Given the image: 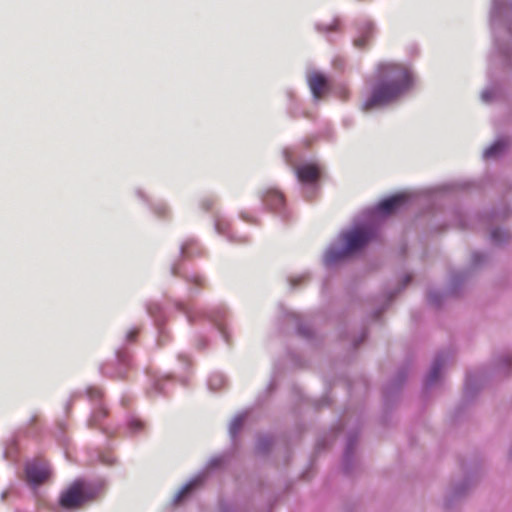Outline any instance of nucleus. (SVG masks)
<instances>
[{"mask_svg":"<svg viewBox=\"0 0 512 512\" xmlns=\"http://www.w3.org/2000/svg\"><path fill=\"white\" fill-rule=\"evenodd\" d=\"M214 229L218 235L225 237L230 243L238 244L246 243L248 241L247 236L237 235L231 231L230 222L222 216H215Z\"/></svg>","mask_w":512,"mask_h":512,"instance_id":"obj_21","label":"nucleus"},{"mask_svg":"<svg viewBox=\"0 0 512 512\" xmlns=\"http://www.w3.org/2000/svg\"><path fill=\"white\" fill-rule=\"evenodd\" d=\"M73 400L69 399L65 404V411L68 413L70 409L72 408Z\"/></svg>","mask_w":512,"mask_h":512,"instance_id":"obj_51","label":"nucleus"},{"mask_svg":"<svg viewBox=\"0 0 512 512\" xmlns=\"http://www.w3.org/2000/svg\"><path fill=\"white\" fill-rule=\"evenodd\" d=\"M146 311L149 314V316L153 319L157 330L156 344L157 346L162 347L170 340V335L166 329V313L162 305L158 302L147 303Z\"/></svg>","mask_w":512,"mask_h":512,"instance_id":"obj_12","label":"nucleus"},{"mask_svg":"<svg viewBox=\"0 0 512 512\" xmlns=\"http://www.w3.org/2000/svg\"><path fill=\"white\" fill-rule=\"evenodd\" d=\"M173 304L179 312L186 316L188 323L191 325L194 324L198 319L203 318L209 320L217 328L224 341L229 343L228 331L222 322L225 313L223 308H215L211 311L194 310L180 300H174Z\"/></svg>","mask_w":512,"mask_h":512,"instance_id":"obj_7","label":"nucleus"},{"mask_svg":"<svg viewBox=\"0 0 512 512\" xmlns=\"http://www.w3.org/2000/svg\"><path fill=\"white\" fill-rule=\"evenodd\" d=\"M455 183H445L435 188L422 192V195L428 202H434L437 200L438 194L451 191L455 188Z\"/></svg>","mask_w":512,"mask_h":512,"instance_id":"obj_29","label":"nucleus"},{"mask_svg":"<svg viewBox=\"0 0 512 512\" xmlns=\"http://www.w3.org/2000/svg\"><path fill=\"white\" fill-rule=\"evenodd\" d=\"M304 279H305V275H302V276H299V277L290 278L289 279V286H290V288L291 289L296 288L299 285V283L304 281Z\"/></svg>","mask_w":512,"mask_h":512,"instance_id":"obj_43","label":"nucleus"},{"mask_svg":"<svg viewBox=\"0 0 512 512\" xmlns=\"http://www.w3.org/2000/svg\"><path fill=\"white\" fill-rule=\"evenodd\" d=\"M500 95V88L496 85L486 87L481 93L483 103L489 104L495 101Z\"/></svg>","mask_w":512,"mask_h":512,"instance_id":"obj_35","label":"nucleus"},{"mask_svg":"<svg viewBox=\"0 0 512 512\" xmlns=\"http://www.w3.org/2000/svg\"><path fill=\"white\" fill-rule=\"evenodd\" d=\"M412 281V276L410 274H405L403 276V279H402V282L399 284V286L394 289V290H391L389 292L386 293L385 295V301L383 304H381L379 307H377L376 309H374L371 313V318L372 320L374 321H377L381 315L383 314V312L389 307V305L392 303V301L394 300V298L396 297L397 294H399L402 290L405 289V287Z\"/></svg>","mask_w":512,"mask_h":512,"instance_id":"obj_22","label":"nucleus"},{"mask_svg":"<svg viewBox=\"0 0 512 512\" xmlns=\"http://www.w3.org/2000/svg\"><path fill=\"white\" fill-rule=\"evenodd\" d=\"M469 271H454L451 273L450 281L446 291L430 289L427 293L428 304L440 308L448 297H458L464 284L468 281Z\"/></svg>","mask_w":512,"mask_h":512,"instance_id":"obj_9","label":"nucleus"},{"mask_svg":"<svg viewBox=\"0 0 512 512\" xmlns=\"http://www.w3.org/2000/svg\"><path fill=\"white\" fill-rule=\"evenodd\" d=\"M115 360L117 362V368L114 372L108 373L104 365L100 366V373L107 375L111 378H124L129 366H130V354L123 348L119 347L115 350Z\"/></svg>","mask_w":512,"mask_h":512,"instance_id":"obj_19","label":"nucleus"},{"mask_svg":"<svg viewBox=\"0 0 512 512\" xmlns=\"http://www.w3.org/2000/svg\"><path fill=\"white\" fill-rule=\"evenodd\" d=\"M275 389H276V382H275V379H274V378H272V379L269 381V383H268V385H267L266 390H267L269 393H271V392H273Z\"/></svg>","mask_w":512,"mask_h":512,"instance_id":"obj_49","label":"nucleus"},{"mask_svg":"<svg viewBox=\"0 0 512 512\" xmlns=\"http://www.w3.org/2000/svg\"><path fill=\"white\" fill-rule=\"evenodd\" d=\"M260 198L270 211L282 218L285 217V198L281 192L274 188H267L260 193Z\"/></svg>","mask_w":512,"mask_h":512,"instance_id":"obj_16","label":"nucleus"},{"mask_svg":"<svg viewBox=\"0 0 512 512\" xmlns=\"http://www.w3.org/2000/svg\"><path fill=\"white\" fill-rule=\"evenodd\" d=\"M15 512H19L18 510H16Z\"/></svg>","mask_w":512,"mask_h":512,"instance_id":"obj_58","label":"nucleus"},{"mask_svg":"<svg viewBox=\"0 0 512 512\" xmlns=\"http://www.w3.org/2000/svg\"><path fill=\"white\" fill-rule=\"evenodd\" d=\"M137 336H138V329L137 328H131L125 334V342L133 343V342L136 341Z\"/></svg>","mask_w":512,"mask_h":512,"instance_id":"obj_42","label":"nucleus"},{"mask_svg":"<svg viewBox=\"0 0 512 512\" xmlns=\"http://www.w3.org/2000/svg\"><path fill=\"white\" fill-rule=\"evenodd\" d=\"M36 421H37V416H36V415H33V416H31V417H30V419H29L28 423H29L30 425H33Z\"/></svg>","mask_w":512,"mask_h":512,"instance_id":"obj_52","label":"nucleus"},{"mask_svg":"<svg viewBox=\"0 0 512 512\" xmlns=\"http://www.w3.org/2000/svg\"><path fill=\"white\" fill-rule=\"evenodd\" d=\"M489 255L486 252L474 251L471 255L470 267L467 270L470 272L468 279L472 276V271L483 266L488 261ZM462 271H466L463 269Z\"/></svg>","mask_w":512,"mask_h":512,"instance_id":"obj_30","label":"nucleus"},{"mask_svg":"<svg viewBox=\"0 0 512 512\" xmlns=\"http://www.w3.org/2000/svg\"><path fill=\"white\" fill-rule=\"evenodd\" d=\"M104 489L102 480L74 479L58 496V506L65 511L80 510L93 503Z\"/></svg>","mask_w":512,"mask_h":512,"instance_id":"obj_4","label":"nucleus"},{"mask_svg":"<svg viewBox=\"0 0 512 512\" xmlns=\"http://www.w3.org/2000/svg\"><path fill=\"white\" fill-rule=\"evenodd\" d=\"M330 405V399L327 395L323 396L320 400L315 402L316 409H319L320 407L329 406Z\"/></svg>","mask_w":512,"mask_h":512,"instance_id":"obj_45","label":"nucleus"},{"mask_svg":"<svg viewBox=\"0 0 512 512\" xmlns=\"http://www.w3.org/2000/svg\"><path fill=\"white\" fill-rule=\"evenodd\" d=\"M492 371L486 369L468 371L463 386V396L455 407L452 418L458 421L462 418L468 407L475 401L484 384L490 376H507L512 372V354L502 353L493 358Z\"/></svg>","mask_w":512,"mask_h":512,"instance_id":"obj_3","label":"nucleus"},{"mask_svg":"<svg viewBox=\"0 0 512 512\" xmlns=\"http://www.w3.org/2000/svg\"><path fill=\"white\" fill-rule=\"evenodd\" d=\"M340 19L335 18L331 24H322V23H316L315 29L317 32L322 34H329L331 32H336L340 28Z\"/></svg>","mask_w":512,"mask_h":512,"instance_id":"obj_37","label":"nucleus"},{"mask_svg":"<svg viewBox=\"0 0 512 512\" xmlns=\"http://www.w3.org/2000/svg\"><path fill=\"white\" fill-rule=\"evenodd\" d=\"M326 447H327V443L323 438L317 439L316 444H315L316 452H320V451L324 450Z\"/></svg>","mask_w":512,"mask_h":512,"instance_id":"obj_46","label":"nucleus"},{"mask_svg":"<svg viewBox=\"0 0 512 512\" xmlns=\"http://www.w3.org/2000/svg\"><path fill=\"white\" fill-rule=\"evenodd\" d=\"M412 201L405 192L392 194L376 205L365 209L361 218L355 219L350 228L342 230L338 238L329 243L322 256L326 269L339 267L360 255L371 241L377 238L383 221L396 214Z\"/></svg>","mask_w":512,"mask_h":512,"instance_id":"obj_1","label":"nucleus"},{"mask_svg":"<svg viewBox=\"0 0 512 512\" xmlns=\"http://www.w3.org/2000/svg\"><path fill=\"white\" fill-rule=\"evenodd\" d=\"M296 319V326H295V333L298 337L311 341L314 338V332L313 330L305 325L298 317L295 316Z\"/></svg>","mask_w":512,"mask_h":512,"instance_id":"obj_33","label":"nucleus"},{"mask_svg":"<svg viewBox=\"0 0 512 512\" xmlns=\"http://www.w3.org/2000/svg\"><path fill=\"white\" fill-rule=\"evenodd\" d=\"M360 437V427L350 430L347 434L346 444L341 460V471L349 476L353 473L355 466V451Z\"/></svg>","mask_w":512,"mask_h":512,"instance_id":"obj_13","label":"nucleus"},{"mask_svg":"<svg viewBox=\"0 0 512 512\" xmlns=\"http://www.w3.org/2000/svg\"><path fill=\"white\" fill-rule=\"evenodd\" d=\"M409 374V365L401 366L392 379L383 388V405L385 410H390L398 401L401 390L404 387Z\"/></svg>","mask_w":512,"mask_h":512,"instance_id":"obj_10","label":"nucleus"},{"mask_svg":"<svg viewBox=\"0 0 512 512\" xmlns=\"http://www.w3.org/2000/svg\"><path fill=\"white\" fill-rule=\"evenodd\" d=\"M461 469L464 473L463 479L453 484L446 492L443 507L446 511L454 509L468 495L474 484L476 483L481 465L478 460L467 464L460 462Z\"/></svg>","mask_w":512,"mask_h":512,"instance_id":"obj_6","label":"nucleus"},{"mask_svg":"<svg viewBox=\"0 0 512 512\" xmlns=\"http://www.w3.org/2000/svg\"><path fill=\"white\" fill-rule=\"evenodd\" d=\"M213 206V200L210 199V198H204L201 200L200 202V207L204 210V211H208L211 209V207Z\"/></svg>","mask_w":512,"mask_h":512,"instance_id":"obj_44","label":"nucleus"},{"mask_svg":"<svg viewBox=\"0 0 512 512\" xmlns=\"http://www.w3.org/2000/svg\"><path fill=\"white\" fill-rule=\"evenodd\" d=\"M369 332L366 328L362 329L359 336L352 341L353 349H357L367 338Z\"/></svg>","mask_w":512,"mask_h":512,"instance_id":"obj_40","label":"nucleus"},{"mask_svg":"<svg viewBox=\"0 0 512 512\" xmlns=\"http://www.w3.org/2000/svg\"><path fill=\"white\" fill-rule=\"evenodd\" d=\"M103 461H104L105 463H107V464H112V461H110V460H103Z\"/></svg>","mask_w":512,"mask_h":512,"instance_id":"obj_56","label":"nucleus"},{"mask_svg":"<svg viewBox=\"0 0 512 512\" xmlns=\"http://www.w3.org/2000/svg\"><path fill=\"white\" fill-rule=\"evenodd\" d=\"M219 512H240L234 505L231 503L222 500L219 502Z\"/></svg>","mask_w":512,"mask_h":512,"instance_id":"obj_41","label":"nucleus"},{"mask_svg":"<svg viewBox=\"0 0 512 512\" xmlns=\"http://www.w3.org/2000/svg\"><path fill=\"white\" fill-rule=\"evenodd\" d=\"M508 457L510 460H512V443H511V446L509 448V451H508Z\"/></svg>","mask_w":512,"mask_h":512,"instance_id":"obj_54","label":"nucleus"},{"mask_svg":"<svg viewBox=\"0 0 512 512\" xmlns=\"http://www.w3.org/2000/svg\"><path fill=\"white\" fill-rule=\"evenodd\" d=\"M144 427L145 424L139 417L134 415H130L127 417L126 430L130 436H134L140 433L141 431H143Z\"/></svg>","mask_w":512,"mask_h":512,"instance_id":"obj_31","label":"nucleus"},{"mask_svg":"<svg viewBox=\"0 0 512 512\" xmlns=\"http://www.w3.org/2000/svg\"><path fill=\"white\" fill-rule=\"evenodd\" d=\"M196 255H200V248L195 239H188L180 245L179 256L181 258H189Z\"/></svg>","mask_w":512,"mask_h":512,"instance_id":"obj_28","label":"nucleus"},{"mask_svg":"<svg viewBox=\"0 0 512 512\" xmlns=\"http://www.w3.org/2000/svg\"><path fill=\"white\" fill-rule=\"evenodd\" d=\"M413 80L412 72L403 65L391 62L377 64L363 109H380L396 103L412 88Z\"/></svg>","mask_w":512,"mask_h":512,"instance_id":"obj_2","label":"nucleus"},{"mask_svg":"<svg viewBox=\"0 0 512 512\" xmlns=\"http://www.w3.org/2000/svg\"><path fill=\"white\" fill-rule=\"evenodd\" d=\"M7 495H8V492L7 491H3L1 493V500L4 501L6 499V497H7Z\"/></svg>","mask_w":512,"mask_h":512,"instance_id":"obj_53","label":"nucleus"},{"mask_svg":"<svg viewBox=\"0 0 512 512\" xmlns=\"http://www.w3.org/2000/svg\"><path fill=\"white\" fill-rule=\"evenodd\" d=\"M170 273H171V275H173V276H179V275H180V268H179L178 263L173 262V263L170 265Z\"/></svg>","mask_w":512,"mask_h":512,"instance_id":"obj_47","label":"nucleus"},{"mask_svg":"<svg viewBox=\"0 0 512 512\" xmlns=\"http://www.w3.org/2000/svg\"><path fill=\"white\" fill-rule=\"evenodd\" d=\"M207 346V340L203 337L199 338L197 341V348L198 349H205Z\"/></svg>","mask_w":512,"mask_h":512,"instance_id":"obj_48","label":"nucleus"},{"mask_svg":"<svg viewBox=\"0 0 512 512\" xmlns=\"http://www.w3.org/2000/svg\"><path fill=\"white\" fill-rule=\"evenodd\" d=\"M247 417L248 411H242L231 420L228 432L232 441H235L237 439Z\"/></svg>","mask_w":512,"mask_h":512,"instance_id":"obj_25","label":"nucleus"},{"mask_svg":"<svg viewBox=\"0 0 512 512\" xmlns=\"http://www.w3.org/2000/svg\"><path fill=\"white\" fill-rule=\"evenodd\" d=\"M307 84L314 101H319L328 90L327 77L318 71H309L306 75Z\"/></svg>","mask_w":512,"mask_h":512,"instance_id":"obj_18","label":"nucleus"},{"mask_svg":"<svg viewBox=\"0 0 512 512\" xmlns=\"http://www.w3.org/2000/svg\"><path fill=\"white\" fill-rule=\"evenodd\" d=\"M489 237L493 243L501 245L507 241L508 233L501 227H494L491 229Z\"/></svg>","mask_w":512,"mask_h":512,"instance_id":"obj_36","label":"nucleus"},{"mask_svg":"<svg viewBox=\"0 0 512 512\" xmlns=\"http://www.w3.org/2000/svg\"><path fill=\"white\" fill-rule=\"evenodd\" d=\"M510 209L506 206L502 208H491L488 212L483 214V218L488 221L501 220L509 216Z\"/></svg>","mask_w":512,"mask_h":512,"instance_id":"obj_32","label":"nucleus"},{"mask_svg":"<svg viewBox=\"0 0 512 512\" xmlns=\"http://www.w3.org/2000/svg\"><path fill=\"white\" fill-rule=\"evenodd\" d=\"M24 472L26 482L32 488H38L46 482L51 475L48 464L36 460L27 461L25 463Z\"/></svg>","mask_w":512,"mask_h":512,"instance_id":"obj_15","label":"nucleus"},{"mask_svg":"<svg viewBox=\"0 0 512 512\" xmlns=\"http://www.w3.org/2000/svg\"><path fill=\"white\" fill-rule=\"evenodd\" d=\"M511 144L509 137L499 136L484 149L482 156L484 159H497L507 152Z\"/></svg>","mask_w":512,"mask_h":512,"instance_id":"obj_24","label":"nucleus"},{"mask_svg":"<svg viewBox=\"0 0 512 512\" xmlns=\"http://www.w3.org/2000/svg\"><path fill=\"white\" fill-rule=\"evenodd\" d=\"M135 195L140 201L149 207L156 217L166 218L169 215L170 209L168 205L163 201H152L143 189L136 188Z\"/></svg>","mask_w":512,"mask_h":512,"instance_id":"obj_23","label":"nucleus"},{"mask_svg":"<svg viewBox=\"0 0 512 512\" xmlns=\"http://www.w3.org/2000/svg\"><path fill=\"white\" fill-rule=\"evenodd\" d=\"M168 381V378L162 377V378H155L152 382V390L150 393L155 394H164L165 393V383Z\"/></svg>","mask_w":512,"mask_h":512,"instance_id":"obj_39","label":"nucleus"},{"mask_svg":"<svg viewBox=\"0 0 512 512\" xmlns=\"http://www.w3.org/2000/svg\"><path fill=\"white\" fill-rule=\"evenodd\" d=\"M508 9L503 0H492L490 25L494 36V46L500 62L504 66L512 63V46L502 41L500 34L512 35V27L507 19Z\"/></svg>","mask_w":512,"mask_h":512,"instance_id":"obj_5","label":"nucleus"},{"mask_svg":"<svg viewBox=\"0 0 512 512\" xmlns=\"http://www.w3.org/2000/svg\"><path fill=\"white\" fill-rule=\"evenodd\" d=\"M355 26L357 35L353 39V45L358 49L365 48L375 33V23L371 20H362L358 21Z\"/></svg>","mask_w":512,"mask_h":512,"instance_id":"obj_20","label":"nucleus"},{"mask_svg":"<svg viewBox=\"0 0 512 512\" xmlns=\"http://www.w3.org/2000/svg\"><path fill=\"white\" fill-rule=\"evenodd\" d=\"M274 440L273 438L268 434H260L256 438L255 443V454L259 456H264L269 454L272 446H273Z\"/></svg>","mask_w":512,"mask_h":512,"instance_id":"obj_27","label":"nucleus"},{"mask_svg":"<svg viewBox=\"0 0 512 512\" xmlns=\"http://www.w3.org/2000/svg\"><path fill=\"white\" fill-rule=\"evenodd\" d=\"M241 218L247 221V218L244 216V214H241Z\"/></svg>","mask_w":512,"mask_h":512,"instance_id":"obj_57","label":"nucleus"},{"mask_svg":"<svg viewBox=\"0 0 512 512\" xmlns=\"http://www.w3.org/2000/svg\"><path fill=\"white\" fill-rule=\"evenodd\" d=\"M226 383V378L222 373H212L207 381V385L210 391L216 392L220 390Z\"/></svg>","mask_w":512,"mask_h":512,"instance_id":"obj_34","label":"nucleus"},{"mask_svg":"<svg viewBox=\"0 0 512 512\" xmlns=\"http://www.w3.org/2000/svg\"><path fill=\"white\" fill-rule=\"evenodd\" d=\"M454 222L461 230H465L469 227L468 216L458 208L454 210Z\"/></svg>","mask_w":512,"mask_h":512,"instance_id":"obj_38","label":"nucleus"},{"mask_svg":"<svg viewBox=\"0 0 512 512\" xmlns=\"http://www.w3.org/2000/svg\"><path fill=\"white\" fill-rule=\"evenodd\" d=\"M183 278L188 285V290L191 295L198 294L200 288L205 284L204 277L197 273H186L183 275Z\"/></svg>","mask_w":512,"mask_h":512,"instance_id":"obj_26","label":"nucleus"},{"mask_svg":"<svg viewBox=\"0 0 512 512\" xmlns=\"http://www.w3.org/2000/svg\"><path fill=\"white\" fill-rule=\"evenodd\" d=\"M228 461V455L222 454L212 457L205 465L204 469L186 482L174 495L173 502L179 503L188 498L195 490L203 485L207 475L223 467Z\"/></svg>","mask_w":512,"mask_h":512,"instance_id":"obj_8","label":"nucleus"},{"mask_svg":"<svg viewBox=\"0 0 512 512\" xmlns=\"http://www.w3.org/2000/svg\"><path fill=\"white\" fill-rule=\"evenodd\" d=\"M284 157H285V160L287 163H291L292 162V156L290 155V152L288 149H285L284 150Z\"/></svg>","mask_w":512,"mask_h":512,"instance_id":"obj_50","label":"nucleus"},{"mask_svg":"<svg viewBox=\"0 0 512 512\" xmlns=\"http://www.w3.org/2000/svg\"><path fill=\"white\" fill-rule=\"evenodd\" d=\"M86 395L93 404V410L88 419V425L90 427H95L108 416V409L102 402L103 392L101 389L94 386H89L86 389Z\"/></svg>","mask_w":512,"mask_h":512,"instance_id":"obj_14","label":"nucleus"},{"mask_svg":"<svg viewBox=\"0 0 512 512\" xmlns=\"http://www.w3.org/2000/svg\"><path fill=\"white\" fill-rule=\"evenodd\" d=\"M449 358V355L445 351H439L431 364L430 371L428 375L426 376L424 383H423V391L426 393L428 390L440 380L442 375V370Z\"/></svg>","mask_w":512,"mask_h":512,"instance_id":"obj_17","label":"nucleus"},{"mask_svg":"<svg viewBox=\"0 0 512 512\" xmlns=\"http://www.w3.org/2000/svg\"><path fill=\"white\" fill-rule=\"evenodd\" d=\"M343 429V425H340L338 428H337V432H339L340 430Z\"/></svg>","mask_w":512,"mask_h":512,"instance_id":"obj_55","label":"nucleus"},{"mask_svg":"<svg viewBox=\"0 0 512 512\" xmlns=\"http://www.w3.org/2000/svg\"><path fill=\"white\" fill-rule=\"evenodd\" d=\"M298 182L304 188V195L310 198L315 192L321 176V168L317 163L305 162L295 168Z\"/></svg>","mask_w":512,"mask_h":512,"instance_id":"obj_11","label":"nucleus"}]
</instances>
